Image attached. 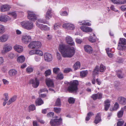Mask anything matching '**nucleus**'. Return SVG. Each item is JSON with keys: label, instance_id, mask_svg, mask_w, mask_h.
Segmentation results:
<instances>
[{"label": "nucleus", "instance_id": "nucleus-25", "mask_svg": "<svg viewBox=\"0 0 126 126\" xmlns=\"http://www.w3.org/2000/svg\"><path fill=\"white\" fill-rule=\"evenodd\" d=\"M10 18L7 16H0V21L2 22H6L9 20Z\"/></svg>", "mask_w": 126, "mask_h": 126}, {"label": "nucleus", "instance_id": "nucleus-35", "mask_svg": "<svg viewBox=\"0 0 126 126\" xmlns=\"http://www.w3.org/2000/svg\"><path fill=\"white\" fill-rule=\"evenodd\" d=\"M126 48V47L124 45L119 44L118 45V49L120 50H123Z\"/></svg>", "mask_w": 126, "mask_h": 126}, {"label": "nucleus", "instance_id": "nucleus-44", "mask_svg": "<svg viewBox=\"0 0 126 126\" xmlns=\"http://www.w3.org/2000/svg\"><path fill=\"white\" fill-rule=\"evenodd\" d=\"M33 70V68L31 67H28L26 68V71L28 73H30L32 72Z\"/></svg>", "mask_w": 126, "mask_h": 126}, {"label": "nucleus", "instance_id": "nucleus-7", "mask_svg": "<svg viewBox=\"0 0 126 126\" xmlns=\"http://www.w3.org/2000/svg\"><path fill=\"white\" fill-rule=\"evenodd\" d=\"M28 18L30 20L32 21H34L36 20V16L33 12L28 11Z\"/></svg>", "mask_w": 126, "mask_h": 126}, {"label": "nucleus", "instance_id": "nucleus-13", "mask_svg": "<svg viewBox=\"0 0 126 126\" xmlns=\"http://www.w3.org/2000/svg\"><path fill=\"white\" fill-rule=\"evenodd\" d=\"M63 27L68 30H73L75 28L74 25L70 23H65L63 24Z\"/></svg>", "mask_w": 126, "mask_h": 126}, {"label": "nucleus", "instance_id": "nucleus-20", "mask_svg": "<svg viewBox=\"0 0 126 126\" xmlns=\"http://www.w3.org/2000/svg\"><path fill=\"white\" fill-rule=\"evenodd\" d=\"M85 50L88 53L91 54L93 51L92 48L89 45H85L84 47Z\"/></svg>", "mask_w": 126, "mask_h": 126}, {"label": "nucleus", "instance_id": "nucleus-26", "mask_svg": "<svg viewBox=\"0 0 126 126\" xmlns=\"http://www.w3.org/2000/svg\"><path fill=\"white\" fill-rule=\"evenodd\" d=\"M118 100L121 104L125 105L126 103V99L123 97H119L118 98Z\"/></svg>", "mask_w": 126, "mask_h": 126}, {"label": "nucleus", "instance_id": "nucleus-11", "mask_svg": "<svg viewBox=\"0 0 126 126\" xmlns=\"http://www.w3.org/2000/svg\"><path fill=\"white\" fill-rule=\"evenodd\" d=\"M36 25L37 27L42 30L48 31L50 29L48 27L47 25L39 24L37 22L36 23Z\"/></svg>", "mask_w": 126, "mask_h": 126}, {"label": "nucleus", "instance_id": "nucleus-24", "mask_svg": "<svg viewBox=\"0 0 126 126\" xmlns=\"http://www.w3.org/2000/svg\"><path fill=\"white\" fill-rule=\"evenodd\" d=\"M110 101L109 99H107L105 101L104 109L105 110L107 111L109 109L110 105Z\"/></svg>", "mask_w": 126, "mask_h": 126}, {"label": "nucleus", "instance_id": "nucleus-63", "mask_svg": "<svg viewBox=\"0 0 126 126\" xmlns=\"http://www.w3.org/2000/svg\"><path fill=\"white\" fill-rule=\"evenodd\" d=\"M2 81L5 85L8 84L9 83V81L6 79H3Z\"/></svg>", "mask_w": 126, "mask_h": 126}, {"label": "nucleus", "instance_id": "nucleus-8", "mask_svg": "<svg viewBox=\"0 0 126 126\" xmlns=\"http://www.w3.org/2000/svg\"><path fill=\"white\" fill-rule=\"evenodd\" d=\"M32 40L31 36L28 34L23 35L22 38V42L25 43H27L29 42Z\"/></svg>", "mask_w": 126, "mask_h": 126}, {"label": "nucleus", "instance_id": "nucleus-40", "mask_svg": "<svg viewBox=\"0 0 126 126\" xmlns=\"http://www.w3.org/2000/svg\"><path fill=\"white\" fill-rule=\"evenodd\" d=\"M55 106L58 107H60L61 106V101L60 99L58 98L55 102Z\"/></svg>", "mask_w": 126, "mask_h": 126}, {"label": "nucleus", "instance_id": "nucleus-41", "mask_svg": "<svg viewBox=\"0 0 126 126\" xmlns=\"http://www.w3.org/2000/svg\"><path fill=\"white\" fill-rule=\"evenodd\" d=\"M54 112L57 113H60L61 109V108L59 107H54L53 109Z\"/></svg>", "mask_w": 126, "mask_h": 126}, {"label": "nucleus", "instance_id": "nucleus-39", "mask_svg": "<svg viewBox=\"0 0 126 126\" xmlns=\"http://www.w3.org/2000/svg\"><path fill=\"white\" fill-rule=\"evenodd\" d=\"M79 23L80 24V25H83L90 26L91 25V24L90 23L88 22H85L84 21H79Z\"/></svg>", "mask_w": 126, "mask_h": 126}, {"label": "nucleus", "instance_id": "nucleus-62", "mask_svg": "<svg viewBox=\"0 0 126 126\" xmlns=\"http://www.w3.org/2000/svg\"><path fill=\"white\" fill-rule=\"evenodd\" d=\"M57 57L58 60H60L61 59V54L59 53H57Z\"/></svg>", "mask_w": 126, "mask_h": 126}, {"label": "nucleus", "instance_id": "nucleus-57", "mask_svg": "<svg viewBox=\"0 0 126 126\" xmlns=\"http://www.w3.org/2000/svg\"><path fill=\"white\" fill-rule=\"evenodd\" d=\"M89 40L90 42H91L93 43L95 42V40L93 39V37L91 36H90Z\"/></svg>", "mask_w": 126, "mask_h": 126}, {"label": "nucleus", "instance_id": "nucleus-54", "mask_svg": "<svg viewBox=\"0 0 126 126\" xmlns=\"http://www.w3.org/2000/svg\"><path fill=\"white\" fill-rule=\"evenodd\" d=\"M54 113L53 112H50L48 113L47 115V116L48 117H51L53 116Z\"/></svg>", "mask_w": 126, "mask_h": 126}, {"label": "nucleus", "instance_id": "nucleus-2", "mask_svg": "<svg viewBox=\"0 0 126 126\" xmlns=\"http://www.w3.org/2000/svg\"><path fill=\"white\" fill-rule=\"evenodd\" d=\"M79 82L78 80H75L68 82L69 86L67 87V90L70 93L76 92L78 89V86Z\"/></svg>", "mask_w": 126, "mask_h": 126}, {"label": "nucleus", "instance_id": "nucleus-32", "mask_svg": "<svg viewBox=\"0 0 126 126\" xmlns=\"http://www.w3.org/2000/svg\"><path fill=\"white\" fill-rule=\"evenodd\" d=\"M36 107L35 105L32 104L30 105L28 108V110L29 112L33 111L35 110Z\"/></svg>", "mask_w": 126, "mask_h": 126}, {"label": "nucleus", "instance_id": "nucleus-64", "mask_svg": "<svg viewBox=\"0 0 126 126\" xmlns=\"http://www.w3.org/2000/svg\"><path fill=\"white\" fill-rule=\"evenodd\" d=\"M60 27L59 24H56L54 26V29L55 30H56L57 28H58Z\"/></svg>", "mask_w": 126, "mask_h": 126}, {"label": "nucleus", "instance_id": "nucleus-1", "mask_svg": "<svg viewBox=\"0 0 126 126\" xmlns=\"http://www.w3.org/2000/svg\"><path fill=\"white\" fill-rule=\"evenodd\" d=\"M59 49L63 57L70 58L72 57L75 53V49L74 46H69L64 44H60Z\"/></svg>", "mask_w": 126, "mask_h": 126}, {"label": "nucleus", "instance_id": "nucleus-60", "mask_svg": "<svg viewBox=\"0 0 126 126\" xmlns=\"http://www.w3.org/2000/svg\"><path fill=\"white\" fill-rule=\"evenodd\" d=\"M98 95V99H100L102 98V94L101 93H97Z\"/></svg>", "mask_w": 126, "mask_h": 126}, {"label": "nucleus", "instance_id": "nucleus-48", "mask_svg": "<svg viewBox=\"0 0 126 126\" xmlns=\"http://www.w3.org/2000/svg\"><path fill=\"white\" fill-rule=\"evenodd\" d=\"M68 102L70 104H73L75 102V100L73 98L70 97L68 98Z\"/></svg>", "mask_w": 126, "mask_h": 126}, {"label": "nucleus", "instance_id": "nucleus-31", "mask_svg": "<svg viewBox=\"0 0 126 126\" xmlns=\"http://www.w3.org/2000/svg\"><path fill=\"white\" fill-rule=\"evenodd\" d=\"M16 96H14L12 98H11L9 100V101L7 103L8 105H9L13 102L16 101Z\"/></svg>", "mask_w": 126, "mask_h": 126}, {"label": "nucleus", "instance_id": "nucleus-6", "mask_svg": "<svg viewBox=\"0 0 126 126\" xmlns=\"http://www.w3.org/2000/svg\"><path fill=\"white\" fill-rule=\"evenodd\" d=\"M62 121V119L60 117L59 119H51L50 121V124L52 126H57L61 124Z\"/></svg>", "mask_w": 126, "mask_h": 126}, {"label": "nucleus", "instance_id": "nucleus-17", "mask_svg": "<svg viewBox=\"0 0 126 126\" xmlns=\"http://www.w3.org/2000/svg\"><path fill=\"white\" fill-rule=\"evenodd\" d=\"M101 121V115L100 113H98L95 117L94 122L96 124L99 123Z\"/></svg>", "mask_w": 126, "mask_h": 126}, {"label": "nucleus", "instance_id": "nucleus-45", "mask_svg": "<svg viewBox=\"0 0 126 126\" xmlns=\"http://www.w3.org/2000/svg\"><path fill=\"white\" fill-rule=\"evenodd\" d=\"M35 54L38 55L40 56H42L43 55V52L40 50L35 49Z\"/></svg>", "mask_w": 126, "mask_h": 126}, {"label": "nucleus", "instance_id": "nucleus-27", "mask_svg": "<svg viewBox=\"0 0 126 126\" xmlns=\"http://www.w3.org/2000/svg\"><path fill=\"white\" fill-rule=\"evenodd\" d=\"M36 105L40 106L43 104L44 102L41 98H38L35 101Z\"/></svg>", "mask_w": 126, "mask_h": 126}, {"label": "nucleus", "instance_id": "nucleus-3", "mask_svg": "<svg viewBox=\"0 0 126 126\" xmlns=\"http://www.w3.org/2000/svg\"><path fill=\"white\" fill-rule=\"evenodd\" d=\"M20 24L22 27L28 30L32 29L34 27L33 23L29 21H23L21 22Z\"/></svg>", "mask_w": 126, "mask_h": 126}, {"label": "nucleus", "instance_id": "nucleus-61", "mask_svg": "<svg viewBox=\"0 0 126 126\" xmlns=\"http://www.w3.org/2000/svg\"><path fill=\"white\" fill-rule=\"evenodd\" d=\"M3 95L5 97V100H8L9 99L8 94L7 93H5Z\"/></svg>", "mask_w": 126, "mask_h": 126}, {"label": "nucleus", "instance_id": "nucleus-34", "mask_svg": "<svg viewBox=\"0 0 126 126\" xmlns=\"http://www.w3.org/2000/svg\"><path fill=\"white\" fill-rule=\"evenodd\" d=\"M80 66V63L79 62H77L74 64L73 67L75 70H76L79 68Z\"/></svg>", "mask_w": 126, "mask_h": 126}, {"label": "nucleus", "instance_id": "nucleus-12", "mask_svg": "<svg viewBox=\"0 0 126 126\" xmlns=\"http://www.w3.org/2000/svg\"><path fill=\"white\" fill-rule=\"evenodd\" d=\"M44 59L46 62H50L52 61V55L47 53H45L44 55Z\"/></svg>", "mask_w": 126, "mask_h": 126}, {"label": "nucleus", "instance_id": "nucleus-14", "mask_svg": "<svg viewBox=\"0 0 126 126\" xmlns=\"http://www.w3.org/2000/svg\"><path fill=\"white\" fill-rule=\"evenodd\" d=\"M66 41L71 46H74L75 43L73 42V40L72 37L69 36H67L65 38Z\"/></svg>", "mask_w": 126, "mask_h": 126}, {"label": "nucleus", "instance_id": "nucleus-50", "mask_svg": "<svg viewBox=\"0 0 126 126\" xmlns=\"http://www.w3.org/2000/svg\"><path fill=\"white\" fill-rule=\"evenodd\" d=\"M91 97L94 100H95L98 99V95L97 94H94L91 96Z\"/></svg>", "mask_w": 126, "mask_h": 126}, {"label": "nucleus", "instance_id": "nucleus-55", "mask_svg": "<svg viewBox=\"0 0 126 126\" xmlns=\"http://www.w3.org/2000/svg\"><path fill=\"white\" fill-rule=\"evenodd\" d=\"M60 14L62 16H66L68 14L66 11H61L60 12Z\"/></svg>", "mask_w": 126, "mask_h": 126}, {"label": "nucleus", "instance_id": "nucleus-16", "mask_svg": "<svg viewBox=\"0 0 126 126\" xmlns=\"http://www.w3.org/2000/svg\"><path fill=\"white\" fill-rule=\"evenodd\" d=\"M9 37V35L7 34H3L0 37V42H4L7 41Z\"/></svg>", "mask_w": 126, "mask_h": 126}, {"label": "nucleus", "instance_id": "nucleus-36", "mask_svg": "<svg viewBox=\"0 0 126 126\" xmlns=\"http://www.w3.org/2000/svg\"><path fill=\"white\" fill-rule=\"evenodd\" d=\"M87 73L88 72L87 70L83 71L80 72V75L81 77V78H83L84 77H85L87 75Z\"/></svg>", "mask_w": 126, "mask_h": 126}, {"label": "nucleus", "instance_id": "nucleus-21", "mask_svg": "<svg viewBox=\"0 0 126 126\" xmlns=\"http://www.w3.org/2000/svg\"><path fill=\"white\" fill-rule=\"evenodd\" d=\"M10 8V7L9 5H3L1 7L0 11L2 12L7 11L9 10Z\"/></svg>", "mask_w": 126, "mask_h": 126}, {"label": "nucleus", "instance_id": "nucleus-47", "mask_svg": "<svg viewBox=\"0 0 126 126\" xmlns=\"http://www.w3.org/2000/svg\"><path fill=\"white\" fill-rule=\"evenodd\" d=\"M119 106V104L118 103L116 102H115L113 108L112 110H117L118 109Z\"/></svg>", "mask_w": 126, "mask_h": 126}, {"label": "nucleus", "instance_id": "nucleus-37", "mask_svg": "<svg viewBox=\"0 0 126 126\" xmlns=\"http://www.w3.org/2000/svg\"><path fill=\"white\" fill-rule=\"evenodd\" d=\"M124 113V111L123 109H121V110L118 111L117 113V117L118 118H120L122 117Z\"/></svg>", "mask_w": 126, "mask_h": 126}, {"label": "nucleus", "instance_id": "nucleus-5", "mask_svg": "<svg viewBox=\"0 0 126 126\" xmlns=\"http://www.w3.org/2000/svg\"><path fill=\"white\" fill-rule=\"evenodd\" d=\"M42 45L41 43L39 41H34L31 42L28 45V47L31 48H39Z\"/></svg>", "mask_w": 126, "mask_h": 126}, {"label": "nucleus", "instance_id": "nucleus-58", "mask_svg": "<svg viewBox=\"0 0 126 126\" xmlns=\"http://www.w3.org/2000/svg\"><path fill=\"white\" fill-rule=\"evenodd\" d=\"M120 8L123 11H126V5L122 6L120 7Z\"/></svg>", "mask_w": 126, "mask_h": 126}, {"label": "nucleus", "instance_id": "nucleus-52", "mask_svg": "<svg viewBox=\"0 0 126 126\" xmlns=\"http://www.w3.org/2000/svg\"><path fill=\"white\" fill-rule=\"evenodd\" d=\"M8 56L10 58L13 59L15 57V55L14 53L11 52L9 54Z\"/></svg>", "mask_w": 126, "mask_h": 126}, {"label": "nucleus", "instance_id": "nucleus-22", "mask_svg": "<svg viewBox=\"0 0 126 126\" xmlns=\"http://www.w3.org/2000/svg\"><path fill=\"white\" fill-rule=\"evenodd\" d=\"M52 10L48 9L46 12L45 16V18L47 20H49L51 18L52 16Z\"/></svg>", "mask_w": 126, "mask_h": 126}, {"label": "nucleus", "instance_id": "nucleus-56", "mask_svg": "<svg viewBox=\"0 0 126 126\" xmlns=\"http://www.w3.org/2000/svg\"><path fill=\"white\" fill-rule=\"evenodd\" d=\"M71 69L70 68H66L63 71V72L65 73H67L71 71Z\"/></svg>", "mask_w": 126, "mask_h": 126}, {"label": "nucleus", "instance_id": "nucleus-49", "mask_svg": "<svg viewBox=\"0 0 126 126\" xmlns=\"http://www.w3.org/2000/svg\"><path fill=\"white\" fill-rule=\"evenodd\" d=\"M124 123V122L123 120L119 121L117 123V126H122Z\"/></svg>", "mask_w": 126, "mask_h": 126}, {"label": "nucleus", "instance_id": "nucleus-33", "mask_svg": "<svg viewBox=\"0 0 126 126\" xmlns=\"http://www.w3.org/2000/svg\"><path fill=\"white\" fill-rule=\"evenodd\" d=\"M119 44L125 45L126 44V39L123 38H120V39Z\"/></svg>", "mask_w": 126, "mask_h": 126}, {"label": "nucleus", "instance_id": "nucleus-15", "mask_svg": "<svg viewBox=\"0 0 126 126\" xmlns=\"http://www.w3.org/2000/svg\"><path fill=\"white\" fill-rule=\"evenodd\" d=\"M45 83L46 85L48 87H54V85L53 82L51 79H46Z\"/></svg>", "mask_w": 126, "mask_h": 126}, {"label": "nucleus", "instance_id": "nucleus-59", "mask_svg": "<svg viewBox=\"0 0 126 126\" xmlns=\"http://www.w3.org/2000/svg\"><path fill=\"white\" fill-rule=\"evenodd\" d=\"M35 49L33 50L30 51L29 52V54L30 55L35 54Z\"/></svg>", "mask_w": 126, "mask_h": 126}, {"label": "nucleus", "instance_id": "nucleus-29", "mask_svg": "<svg viewBox=\"0 0 126 126\" xmlns=\"http://www.w3.org/2000/svg\"><path fill=\"white\" fill-rule=\"evenodd\" d=\"M9 75L13 77L15 76L17 73V71L15 69H11L8 72Z\"/></svg>", "mask_w": 126, "mask_h": 126}, {"label": "nucleus", "instance_id": "nucleus-18", "mask_svg": "<svg viewBox=\"0 0 126 126\" xmlns=\"http://www.w3.org/2000/svg\"><path fill=\"white\" fill-rule=\"evenodd\" d=\"M14 48L15 50L19 53L22 52L23 50V47L18 45H15L14 46Z\"/></svg>", "mask_w": 126, "mask_h": 126}, {"label": "nucleus", "instance_id": "nucleus-19", "mask_svg": "<svg viewBox=\"0 0 126 126\" xmlns=\"http://www.w3.org/2000/svg\"><path fill=\"white\" fill-rule=\"evenodd\" d=\"M80 28L83 32H91L93 30L92 28L88 27L82 26L80 27Z\"/></svg>", "mask_w": 126, "mask_h": 126}, {"label": "nucleus", "instance_id": "nucleus-46", "mask_svg": "<svg viewBox=\"0 0 126 126\" xmlns=\"http://www.w3.org/2000/svg\"><path fill=\"white\" fill-rule=\"evenodd\" d=\"M38 22L43 23L44 24H47V21L45 20H44L43 19H39L36 22ZM37 22H36V23Z\"/></svg>", "mask_w": 126, "mask_h": 126}, {"label": "nucleus", "instance_id": "nucleus-43", "mask_svg": "<svg viewBox=\"0 0 126 126\" xmlns=\"http://www.w3.org/2000/svg\"><path fill=\"white\" fill-rule=\"evenodd\" d=\"M60 69L58 67H55L53 69V73L57 74L60 71Z\"/></svg>", "mask_w": 126, "mask_h": 126}, {"label": "nucleus", "instance_id": "nucleus-28", "mask_svg": "<svg viewBox=\"0 0 126 126\" xmlns=\"http://www.w3.org/2000/svg\"><path fill=\"white\" fill-rule=\"evenodd\" d=\"M25 60V57L23 55H21L17 58V61L18 63H21L23 62Z\"/></svg>", "mask_w": 126, "mask_h": 126}, {"label": "nucleus", "instance_id": "nucleus-38", "mask_svg": "<svg viewBox=\"0 0 126 126\" xmlns=\"http://www.w3.org/2000/svg\"><path fill=\"white\" fill-rule=\"evenodd\" d=\"M5 32V28L4 26L1 25H0V34H2Z\"/></svg>", "mask_w": 126, "mask_h": 126}, {"label": "nucleus", "instance_id": "nucleus-10", "mask_svg": "<svg viewBox=\"0 0 126 126\" xmlns=\"http://www.w3.org/2000/svg\"><path fill=\"white\" fill-rule=\"evenodd\" d=\"M30 84H31L34 88H37L39 85V81L38 79H31L29 82Z\"/></svg>", "mask_w": 126, "mask_h": 126}, {"label": "nucleus", "instance_id": "nucleus-53", "mask_svg": "<svg viewBox=\"0 0 126 126\" xmlns=\"http://www.w3.org/2000/svg\"><path fill=\"white\" fill-rule=\"evenodd\" d=\"M76 43L78 44H81L83 41L82 40V39H78V38L76 39Z\"/></svg>", "mask_w": 126, "mask_h": 126}, {"label": "nucleus", "instance_id": "nucleus-30", "mask_svg": "<svg viewBox=\"0 0 126 126\" xmlns=\"http://www.w3.org/2000/svg\"><path fill=\"white\" fill-rule=\"evenodd\" d=\"M116 72L117 76L119 78H124L125 75L121 70H118L116 71Z\"/></svg>", "mask_w": 126, "mask_h": 126}, {"label": "nucleus", "instance_id": "nucleus-4", "mask_svg": "<svg viewBox=\"0 0 126 126\" xmlns=\"http://www.w3.org/2000/svg\"><path fill=\"white\" fill-rule=\"evenodd\" d=\"M106 67L102 64H101L100 66V69L99 67L96 66L95 67L93 73V75H98L99 72H103L106 69Z\"/></svg>", "mask_w": 126, "mask_h": 126}, {"label": "nucleus", "instance_id": "nucleus-42", "mask_svg": "<svg viewBox=\"0 0 126 126\" xmlns=\"http://www.w3.org/2000/svg\"><path fill=\"white\" fill-rule=\"evenodd\" d=\"M51 70L50 69H49L46 71L45 72V76L47 77L49 76L51 74Z\"/></svg>", "mask_w": 126, "mask_h": 126}, {"label": "nucleus", "instance_id": "nucleus-23", "mask_svg": "<svg viewBox=\"0 0 126 126\" xmlns=\"http://www.w3.org/2000/svg\"><path fill=\"white\" fill-rule=\"evenodd\" d=\"M114 3L122 4L126 3V0H111Z\"/></svg>", "mask_w": 126, "mask_h": 126}, {"label": "nucleus", "instance_id": "nucleus-51", "mask_svg": "<svg viewBox=\"0 0 126 126\" xmlns=\"http://www.w3.org/2000/svg\"><path fill=\"white\" fill-rule=\"evenodd\" d=\"M58 79H63V74L61 73H59L57 75Z\"/></svg>", "mask_w": 126, "mask_h": 126}, {"label": "nucleus", "instance_id": "nucleus-9", "mask_svg": "<svg viewBox=\"0 0 126 126\" xmlns=\"http://www.w3.org/2000/svg\"><path fill=\"white\" fill-rule=\"evenodd\" d=\"M12 49V47L8 44H4L3 46L2 53H6L10 51Z\"/></svg>", "mask_w": 126, "mask_h": 126}]
</instances>
